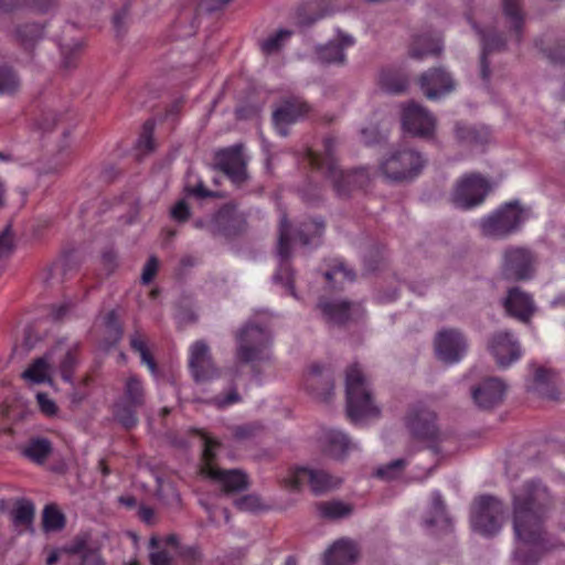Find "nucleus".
I'll return each mask as SVG.
<instances>
[{
  "instance_id": "nucleus-61",
  "label": "nucleus",
  "mask_w": 565,
  "mask_h": 565,
  "mask_svg": "<svg viewBox=\"0 0 565 565\" xmlns=\"http://www.w3.org/2000/svg\"><path fill=\"white\" fill-rule=\"evenodd\" d=\"M58 0H26V8L45 13L57 6Z\"/></svg>"
},
{
  "instance_id": "nucleus-60",
  "label": "nucleus",
  "mask_w": 565,
  "mask_h": 565,
  "mask_svg": "<svg viewBox=\"0 0 565 565\" xmlns=\"http://www.w3.org/2000/svg\"><path fill=\"white\" fill-rule=\"evenodd\" d=\"M81 565H106L98 550H85L82 555Z\"/></svg>"
},
{
  "instance_id": "nucleus-42",
  "label": "nucleus",
  "mask_w": 565,
  "mask_h": 565,
  "mask_svg": "<svg viewBox=\"0 0 565 565\" xmlns=\"http://www.w3.org/2000/svg\"><path fill=\"white\" fill-rule=\"evenodd\" d=\"M503 12L509 20L511 28L514 30L516 41H521V30L523 25V14L518 0H504Z\"/></svg>"
},
{
  "instance_id": "nucleus-48",
  "label": "nucleus",
  "mask_w": 565,
  "mask_h": 565,
  "mask_svg": "<svg viewBox=\"0 0 565 565\" xmlns=\"http://www.w3.org/2000/svg\"><path fill=\"white\" fill-rule=\"evenodd\" d=\"M105 327L110 341L114 343L118 342L122 335V329L118 316L114 310L105 316Z\"/></svg>"
},
{
  "instance_id": "nucleus-55",
  "label": "nucleus",
  "mask_w": 565,
  "mask_h": 565,
  "mask_svg": "<svg viewBox=\"0 0 565 565\" xmlns=\"http://www.w3.org/2000/svg\"><path fill=\"white\" fill-rule=\"evenodd\" d=\"M241 395L237 392L236 387H232L231 391L224 395V396H216L213 398L214 405H216L218 408H224L226 406H230L232 404L241 402Z\"/></svg>"
},
{
  "instance_id": "nucleus-16",
  "label": "nucleus",
  "mask_w": 565,
  "mask_h": 565,
  "mask_svg": "<svg viewBox=\"0 0 565 565\" xmlns=\"http://www.w3.org/2000/svg\"><path fill=\"white\" fill-rule=\"evenodd\" d=\"M246 225L245 215L238 212L235 205L225 204L207 221V232L231 237L243 233Z\"/></svg>"
},
{
  "instance_id": "nucleus-20",
  "label": "nucleus",
  "mask_w": 565,
  "mask_h": 565,
  "mask_svg": "<svg viewBox=\"0 0 565 565\" xmlns=\"http://www.w3.org/2000/svg\"><path fill=\"white\" fill-rule=\"evenodd\" d=\"M489 348L498 365L501 367L509 366L521 356L518 341L513 339L511 333L505 331L494 333Z\"/></svg>"
},
{
  "instance_id": "nucleus-45",
  "label": "nucleus",
  "mask_w": 565,
  "mask_h": 565,
  "mask_svg": "<svg viewBox=\"0 0 565 565\" xmlns=\"http://www.w3.org/2000/svg\"><path fill=\"white\" fill-rule=\"evenodd\" d=\"M20 85V81L12 68L0 67V95L14 93Z\"/></svg>"
},
{
  "instance_id": "nucleus-9",
  "label": "nucleus",
  "mask_w": 565,
  "mask_h": 565,
  "mask_svg": "<svg viewBox=\"0 0 565 565\" xmlns=\"http://www.w3.org/2000/svg\"><path fill=\"white\" fill-rule=\"evenodd\" d=\"M490 191L488 181L477 173L463 175L457 181L452 193V203L460 209L469 210L481 204Z\"/></svg>"
},
{
  "instance_id": "nucleus-25",
  "label": "nucleus",
  "mask_w": 565,
  "mask_h": 565,
  "mask_svg": "<svg viewBox=\"0 0 565 565\" xmlns=\"http://www.w3.org/2000/svg\"><path fill=\"white\" fill-rule=\"evenodd\" d=\"M207 477L216 481L226 494L244 491L249 484L247 475L238 469H210Z\"/></svg>"
},
{
  "instance_id": "nucleus-49",
  "label": "nucleus",
  "mask_w": 565,
  "mask_h": 565,
  "mask_svg": "<svg viewBox=\"0 0 565 565\" xmlns=\"http://www.w3.org/2000/svg\"><path fill=\"white\" fill-rule=\"evenodd\" d=\"M234 504L239 511L246 512H255L264 508L262 499L256 494L243 495L236 499Z\"/></svg>"
},
{
  "instance_id": "nucleus-62",
  "label": "nucleus",
  "mask_w": 565,
  "mask_h": 565,
  "mask_svg": "<svg viewBox=\"0 0 565 565\" xmlns=\"http://www.w3.org/2000/svg\"><path fill=\"white\" fill-rule=\"evenodd\" d=\"M79 46L75 47H63L62 55H63V66L65 68H72L75 67L76 61L78 57Z\"/></svg>"
},
{
  "instance_id": "nucleus-64",
  "label": "nucleus",
  "mask_w": 565,
  "mask_h": 565,
  "mask_svg": "<svg viewBox=\"0 0 565 565\" xmlns=\"http://www.w3.org/2000/svg\"><path fill=\"white\" fill-rule=\"evenodd\" d=\"M150 565H173L172 557L167 551H157L149 555Z\"/></svg>"
},
{
  "instance_id": "nucleus-39",
  "label": "nucleus",
  "mask_w": 565,
  "mask_h": 565,
  "mask_svg": "<svg viewBox=\"0 0 565 565\" xmlns=\"http://www.w3.org/2000/svg\"><path fill=\"white\" fill-rule=\"evenodd\" d=\"M318 512L322 518L337 520L351 514L352 507L342 501H326L317 505Z\"/></svg>"
},
{
  "instance_id": "nucleus-51",
  "label": "nucleus",
  "mask_w": 565,
  "mask_h": 565,
  "mask_svg": "<svg viewBox=\"0 0 565 565\" xmlns=\"http://www.w3.org/2000/svg\"><path fill=\"white\" fill-rule=\"evenodd\" d=\"M433 510L434 516L427 522L429 525L437 524L440 521L448 522V518L446 515V507L443 501L440 493L436 492L433 495Z\"/></svg>"
},
{
  "instance_id": "nucleus-52",
  "label": "nucleus",
  "mask_w": 565,
  "mask_h": 565,
  "mask_svg": "<svg viewBox=\"0 0 565 565\" xmlns=\"http://www.w3.org/2000/svg\"><path fill=\"white\" fill-rule=\"evenodd\" d=\"M14 249L13 233L8 225L0 233V258L9 256Z\"/></svg>"
},
{
  "instance_id": "nucleus-11",
  "label": "nucleus",
  "mask_w": 565,
  "mask_h": 565,
  "mask_svg": "<svg viewBox=\"0 0 565 565\" xmlns=\"http://www.w3.org/2000/svg\"><path fill=\"white\" fill-rule=\"evenodd\" d=\"M402 126L412 136L430 139L435 134L436 118L428 109L412 100L403 105Z\"/></svg>"
},
{
  "instance_id": "nucleus-5",
  "label": "nucleus",
  "mask_w": 565,
  "mask_h": 565,
  "mask_svg": "<svg viewBox=\"0 0 565 565\" xmlns=\"http://www.w3.org/2000/svg\"><path fill=\"white\" fill-rule=\"evenodd\" d=\"M236 359L245 364L270 359V330L255 322H246L235 332Z\"/></svg>"
},
{
  "instance_id": "nucleus-22",
  "label": "nucleus",
  "mask_w": 565,
  "mask_h": 565,
  "mask_svg": "<svg viewBox=\"0 0 565 565\" xmlns=\"http://www.w3.org/2000/svg\"><path fill=\"white\" fill-rule=\"evenodd\" d=\"M310 110L311 107L299 98L287 99L273 113V120L279 134L286 136L285 127L305 118Z\"/></svg>"
},
{
  "instance_id": "nucleus-1",
  "label": "nucleus",
  "mask_w": 565,
  "mask_h": 565,
  "mask_svg": "<svg viewBox=\"0 0 565 565\" xmlns=\"http://www.w3.org/2000/svg\"><path fill=\"white\" fill-rule=\"evenodd\" d=\"M552 507L548 489L539 481H527L513 491L512 525L516 540L535 548L546 541L545 520Z\"/></svg>"
},
{
  "instance_id": "nucleus-15",
  "label": "nucleus",
  "mask_w": 565,
  "mask_h": 565,
  "mask_svg": "<svg viewBox=\"0 0 565 565\" xmlns=\"http://www.w3.org/2000/svg\"><path fill=\"white\" fill-rule=\"evenodd\" d=\"M247 159L243 153V145H234L221 149L215 154V167L225 173L233 183L243 184L247 181Z\"/></svg>"
},
{
  "instance_id": "nucleus-3",
  "label": "nucleus",
  "mask_w": 565,
  "mask_h": 565,
  "mask_svg": "<svg viewBox=\"0 0 565 565\" xmlns=\"http://www.w3.org/2000/svg\"><path fill=\"white\" fill-rule=\"evenodd\" d=\"M345 393L348 417L353 423L379 417L380 408L373 401L369 380L358 363L347 369Z\"/></svg>"
},
{
  "instance_id": "nucleus-46",
  "label": "nucleus",
  "mask_w": 565,
  "mask_h": 565,
  "mask_svg": "<svg viewBox=\"0 0 565 565\" xmlns=\"http://www.w3.org/2000/svg\"><path fill=\"white\" fill-rule=\"evenodd\" d=\"M291 35L288 30H279L275 34L268 36L260 44V49L265 54H273L280 50L284 42Z\"/></svg>"
},
{
  "instance_id": "nucleus-13",
  "label": "nucleus",
  "mask_w": 565,
  "mask_h": 565,
  "mask_svg": "<svg viewBox=\"0 0 565 565\" xmlns=\"http://www.w3.org/2000/svg\"><path fill=\"white\" fill-rule=\"evenodd\" d=\"M189 369L196 383L209 382L220 376V370L205 341L198 340L190 347Z\"/></svg>"
},
{
  "instance_id": "nucleus-30",
  "label": "nucleus",
  "mask_w": 565,
  "mask_h": 565,
  "mask_svg": "<svg viewBox=\"0 0 565 565\" xmlns=\"http://www.w3.org/2000/svg\"><path fill=\"white\" fill-rule=\"evenodd\" d=\"M132 406L143 407L146 404V391L141 380L130 374L124 382L122 396L120 398Z\"/></svg>"
},
{
  "instance_id": "nucleus-56",
  "label": "nucleus",
  "mask_w": 565,
  "mask_h": 565,
  "mask_svg": "<svg viewBox=\"0 0 565 565\" xmlns=\"http://www.w3.org/2000/svg\"><path fill=\"white\" fill-rule=\"evenodd\" d=\"M154 130V122L152 120H147L142 126V132L139 139V142L147 150L151 151L153 149L152 146V134Z\"/></svg>"
},
{
  "instance_id": "nucleus-43",
  "label": "nucleus",
  "mask_w": 565,
  "mask_h": 565,
  "mask_svg": "<svg viewBox=\"0 0 565 565\" xmlns=\"http://www.w3.org/2000/svg\"><path fill=\"white\" fill-rule=\"evenodd\" d=\"M473 29L480 35L482 42V53L489 55L492 52L501 51L505 47V40L495 32H484L480 30L476 24H472Z\"/></svg>"
},
{
  "instance_id": "nucleus-18",
  "label": "nucleus",
  "mask_w": 565,
  "mask_h": 565,
  "mask_svg": "<svg viewBox=\"0 0 565 565\" xmlns=\"http://www.w3.org/2000/svg\"><path fill=\"white\" fill-rule=\"evenodd\" d=\"M418 84L424 95L430 100H437L455 89L451 75L441 67L424 72Z\"/></svg>"
},
{
  "instance_id": "nucleus-59",
  "label": "nucleus",
  "mask_w": 565,
  "mask_h": 565,
  "mask_svg": "<svg viewBox=\"0 0 565 565\" xmlns=\"http://www.w3.org/2000/svg\"><path fill=\"white\" fill-rule=\"evenodd\" d=\"M338 275H342L343 279L350 281L354 279V273L351 269L347 268V266L343 263H340L339 265L334 266L332 270L327 271L324 274V277L327 280L331 281Z\"/></svg>"
},
{
  "instance_id": "nucleus-21",
  "label": "nucleus",
  "mask_w": 565,
  "mask_h": 565,
  "mask_svg": "<svg viewBox=\"0 0 565 565\" xmlns=\"http://www.w3.org/2000/svg\"><path fill=\"white\" fill-rule=\"evenodd\" d=\"M533 367V381L530 390L548 399H556L559 395V374L556 370L546 366Z\"/></svg>"
},
{
  "instance_id": "nucleus-27",
  "label": "nucleus",
  "mask_w": 565,
  "mask_h": 565,
  "mask_svg": "<svg viewBox=\"0 0 565 565\" xmlns=\"http://www.w3.org/2000/svg\"><path fill=\"white\" fill-rule=\"evenodd\" d=\"M326 230V222L322 217L308 218L300 223L296 237L303 246H318Z\"/></svg>"
},
{
  "instance_id": "nucleus-63",
  "label": "nucleus",
  "mask_w": 565,
  "mask_h": 565,
  "mask_svg": "<svg viewBox=\"0 0 565 565\" xmlns=\"http://www.w3.org/2000/svg\"><path fill=\"white\" fill-rule=\"evenodd\" d=\"M117 259H118L117 254L111 249L105 250L103 253L102 264L108 274H111L118 266Z\"/></svg>"
},
{
  "instance_id": "nucleus-28",
  "label": "nucleus",
  "mask_w": 565,
  "mask_h": 565,
  "mask_svg": "<svg viewBox=\"0 0 565 565\" xmlns=\"http://www.w3.org/2000/svg\"><path fill=\"white\" fill-rule=\"evenodd\" d=\"M353 43H354V40L352 36L341 34L339 43L331 41L318 50V52H317L318 58L322 63H327V64H330V63L342 64L345 61V55L343 52L344 47L351 46Z\"/></svg>"
},
{
  "instance_id": "nucleus-58",
  "label": "nucleus",
  "mask_w": 565,
  "mask_h": 565,
  "mask_svg": "<svg viewBox=\"0 0 565 565\" xmlns=\"http://www.w3.org/2000/svg\"><path fill=\"white\" fill-rule=\"evenodd\" d=\"M36 399L41 412L45 415L52 416L57 413L56 404L45 393H39Z\"/></svg>"
},
{
  "instance_id": "nucleus-10",
  "label": "nucleus",
  "mask_w": 565,
  "mask_h": 565,
  "mask_svg": "<svg viewBox=\"0 0 565 565\" xmlns=\"http://www.w3.org/2000/svg\"><path fill=\"white\" fill-rule=\"evenodd\" d=\"M317 308L327 323L344 326L358 322L365 317V309L361 302L343 299L320 298Z\"/></svg>"
},
{
  "instance_id": "nucleus-47",
  "label": "nucleus",
  "mask_w": 565,
  "mask_h": 565,
  "mask_svg": "<svg viewBox=\"0 0 565 565\" xmlns=\"http://www.w3.org/2000/svg\"><path fill=\"white\" fill-rule=\"evenodd\" d=\"M406 467L405 459H395L376 470V476L384 480H393L399 477Z\"/></svg>"
},
{
  "instance_id": "nucleus-34",
  "label": "nucleus",
  "mask_w": 565,
  "mask_h": 565,
  "mask_svg": "<svg viewBox=\"0 0 565 565\" xmlns=\"http://www.w3.org/2000/svg\"><path fill=\"white\" fill-rule=\"evenodd\" d=\"M455 134L458 142L463 146H481L488 141V131L472 126L457 124Z\"/></svg>"
},
{
  "instance_id": "nucleus-38",
  "label": "nucleus",
  "mask_w": 565,
  "mask_h": 565,
  "mask_svg": "<svg viewBox=\"0 0 565 565\" xmlns=\"http://www.w3.org/2000/svg\"><path fill=\"white\" fill-rule=\"evenodd\" d=\"M291 225L284 214L280 217L279 222V235H278V245H277V254L280 257L281 262H287L291 256Z\"/></svg>"
},
{
  "instance_id": "nucleus-50",
  "label": "nucleus",
  "mask_w": 565,
  "mask_h": 565,
  "mask_svg": "<svg viewBox=\"0 0 565 565\" xmlns=\"http://www.w3.org/2000/svg\"><path fill=\"white\" fill-rule=\"evenodd\" d=\"M76 362L75 349H67L60 363V372L64 381H71Z\"/></svg>"
},
{
  "instance_id": "nucleus-40",
  "label": "nucleus",
  "mask_w": 565,
  "mask_h": 565,
  "mask_svg": "<svg viewBox=\"0 0 565 565\" xmlns=\"http://www.w3.org/2000/svg\"><path fill=\"white\" fill-rule=\"evenodd\" d=\"M34 505L31 501L20 500L12 511V521L15 526L30 529L34 519Z\"/></svg>"
},
{
  "instance_id": "nucleus-7",
  "label": "nucleus",
  "mask_w": 565,
  "mask_h": 565,
  "mask_svg": "<svg viewBox=\"0 0 565 565\" xmlns=\"http://www.w3.org/2000/svg\"><path fill=\"white\" fill-rule=\"evenodd\" d=\"M524 220L519 202H510L481 218L479 228L484 237L502 239L516 232Z\"/></svg>"
},
{
  "instance_id": "nucleus-26",
  "label": "nucleus",
  "mask_w": 565,
  "mask_h": 565,
  "mask_svg": "<svg viewBox=\"0 0 565 565\" xmlns=\"http://www.w3.org/2000/svg\"><path fill=\"white\" fill-rule=\"evenodd\" d=\"M323 450L329 456L341 459L354 447L349 437L340 430L328 429L322 436Z\"/></svg>"
},
{
  "instance_id": "nucleus-24",
  "label": "nucleus",
  "mask_w": 565,
  "mask_h": 565,
  "mask_svg": "<svg viewBox=\"0 0 565 565\" xmlns=\"http://www.w3.org/2000/svg\"><path fill=\"white\" fill-rule=\"evenodd\" d=\"M359 557L355 542L349 539L335 541L324 553V565H354Z\"/></svg>"
},
{
  "instance_id": "nucleus-4",
  "label": "nucleus",
  "mask_w": 565,
  "mask_h": 565,
  "mask_svg": "<svg viewBox=\"0 0 565 565\" xmlns=\"http://www.w3.org/2000/svg\"><path fill=\"white\" fill-rule=\"evenodd\" d=\"M404 425L414 440L425 444L435 454L440 451L439 446L446 435L440 429L438 415L434 409L424 403L409 405L404 415Z\"/></svg>"
},
{
  "instance_id": "nucleus-2",
  "label": "nucleus",
  "mask_w": 565,
  "mask_h": 565,
  "mask_svg": "<svg viewBox=\"0 0 565 565\" xmlns=\"http://www.w3.org/2000/svg\"><path fill=\"white\" fill-rule=\"evenodd\" d=\"M337 148V139L327 136L322 140V148L318 151L308 149L306 158L312 168L331 182L338 196L347 198L352 191L365 186L369 183L370 177L364 168L352 171L341 170L335 156Z\"/></svg>"
},
{
  "instance_id": "nucleus-44",
  "label": "nucleus",
  "mask_w": 565,
  "mask_h": 565,
  "mask_svg": "<svg viewBox=\"0 0 565 565\" xmlns=\"http://www.w3.org/2000/svg\"><path fill=\"white\" fill-rule=\"evenodd\" d=\"M45 531H61L65 526V515L56 505H46L42 519Z\"/></svg>"
},
{
  "instance_id": "nucleus-33",
  "label": "nucleus",
  "mask_w": 565,
  "mask_h": 565,
  "mask_svg": "<svg viewBox=\"0 0 565 565\" xmlns=\"http://www.w3.org/2000/svg\"><path fill=\"white\" fill-rule=\"evenodd\" d=\"M14 39L24 49H31L43 36V26L39 23H23L15 26Z\"/></svg>"
},
{
  "instance_id": "nucleus-36",
  "label": "nucleus",
  "mask_w": 565,
  "mask_h": 565,
  "mask_svg": "<svg viewBox=\"0 0 565 565\" xmlns=\"http://www.w3.org/2000/svg\"><path fill=\"white\" fill-rule=\"evenodd\" d=\"M139 408L141 407L132 406L130 403L120 399L114 405V417L125 428L130 429L138 424L137 412Z\"/></svg>"
},
{
  "instance_id": "nucleus-31",
  "label": "nucleus",
  "mask_w": 565,
  "mask_h": 565,
  "mask_svg": "<svg viewBox=\"0 0 565 565\" xmlns=\"http://www.w3.org/2000/svg\"><path fill=\"white\" fill-rule=\"evenodd\" d=\"M57 348L47 352L44 356L34 360V362L22 373L23 379L32 383H44L50 380V362Z\"/></svg>"
},
{
  "instance_id": "nucleus-41",
  "label": "nucleus",
  "mask_w": 565,
  "mask_h": 565,
  "mask_svg": "<svg viewBox=\"0 0 565 565\" xmlns=\"http://www.w3.org/2000/svg\"><path fill=\"white\" fill-rule=\"evenodd\" d=\"M130 347L135 352H137L140 355L141 362L149 367L151 373L154 374L157 372V364L148 349L145 337L138 331L131 334Z\"/></svg>"
},
{
  "instance_id": "nucleus-37",
  "label": "nucleus",
  "mask_w": 565,
  "mask_h": 565,
  "mask_svg": "<svg viewBox=\"0 0 565 565\" xmlns=\"http://www.w3.org/2000/svg\"><path fill=\"white\" fill-rule=\"evenodd\" d=\"M202 438H203V451H202V465H201V468H200V472L203 475V476H206L207 477V470H212V469H220L218 467H216L214 465V461L216 459V452L218 450V448L221 447V444L206 436L205 434H202Z\"/></svg>"
},
{
  "instance_id": "nucleus-53",
  "label": "nucleus",
  "mask_w": 565,
  "mask_h": 565,
  "mask_svg": "<svg viewBox=\"0 0 565 565\" xmlns=\"http://www.w3.org/2000/svg\"><path fill=\"white\" fill-rule=\"evenodd\" d=\"M158 267H159L158 258L156 256L149 257V259L145 264V266L142 268V273H141V282L143 285H148L149 282L152 281V279L157 275Z\"/></svg>"
},
{
  "instance_id": "nucleus-17",
  "label": "nucleus",
  "mask_w": 565,
  "mask_h": 565,
  "mask_svg": "<svg viewBox=\"0 0 565 565\" xmlns=\"http://www.w3.org/2000/svg\"><path fill=\"white\" fill-rule=\"evenodd\" d=\"M467 340L457 329H444L436 335L435 350L439 360L452 364L467 352Z\"/></svg>"
},
{
  "instance_id": "nucleus-29",
  "label": "nucleus",
  "mask_w": 565,
  "mask_h": 565,
  "mask_svg": "<svg viewBox=\"0 0 565 565\" xmlns=\"http://www.w3.org/2000/svg\"><path fill=\"white\" fill-rule=\"evenodd\" d=\"M443 51L441 41L430 35H417L414 38L409 56L416 60H423L428 55H440Z\"/></svg>"
},
{
  "instance_id": "nucleus-54",
  "label": "nucleus",
  "mask_w": 565,
  "mask_h": 565,
  "mask_svg": "<svg viewBox=\"0 0 565 565\" xmlns=\"http://www.w3.org/2000/svg\"><path fill=\"white\" fill-rule=\"evenodd\" d=\"M259 430V426L255 424L239 425L233 428V435L237 440H247L253 438Z\"/></svg>"
},
{
  "instance_id": "nucleus-23",
  "label": "nucleus",
  "mask_w": 565,
  "mask_h": 565,
  "mask_svg": "<svg viewBox=\"0 0 565 565\" xmlns=\"http://www.w3.org/2000/svg\"><path fill=\"white\" fill-rule=\"evenodd\" d=\"M503 306L509 316L524 323H527L535 312L532 297L519 287L511 288L508 291Z\"/></svg>"
},
{
  "instance_id": "nucleus-19",
  "label": "nucleus",
  "mask_w": 565,
  "mask_h": 565,
  "mask_svg": "<svg viewBox=\"0 0 565 565\" xmlns=\"http://www.w3.org/2000/svg\"><path fill=\"white\" fill-rule=\"evenodd\" d=\"M507 386L498 377L483 380L472 388L471 396L479 408L490 409L502 403Z\"/></svg>"
},
{
  "instance_id": "nucleus-8",
  "label": "nucleus",
  "mask_w": 565,
  "mask_h": 565,
  "mask_svg": "<svg viewBox=\"0 0 565 565\" xmlns=\"http://www.w3.org/2000/svg\"><path fill=\"white\" fill-rule=\"evenodd\" d=\"M503 515L502 501L492 495H482L473 502L471 524L479 533L493 535L501 529Z\"/></svg>"
},
{
  "instance_id": "nucleus-35",
  "label": "nucleus",
  "mask_w": 565,
  "mask_h": 565,
  "mask_svg": "<svg viewBox=\"0 0 565 565\" xmlns=\"http://www.w3.org/2000/svg\"><path fill=\"white\" fill-rule=\"evenodd\" d=\"M51 452L52 445L46 438L31 439L22 449V455L36 463L44 462Z\"/></svg>"
},
{
  "instance_id": "nucleus-57",
  "label": "nucleus",
  "mask_w": 565,
  "mask_h": 565,
  "mask_svg": "<svg viewBox=\"0 0 565 565\" xmlns=\"http://www.w3.org/2000/svg\"><path fill=\"white\" fill-rule=\"evenodd\" d=\"M171 217L178 222H185L190 217V207L184 200L174 204L171 209Z\"/></svg>"
},
{
  "instance_id": "nucleus-32",
  "label": "nucleus",
  "mask_w": 565,
  "mask_h": 565,
  "mask_svg": "<svg viewBox=\"0 0 565 565\" xmlns=\"http://www.w3.org/2000/svg\"><path fill=\"white\" fill-rule=\"evenodd\" d=\"M380 87L391 94L404 93L408 87L406 75L394 70H383L379 76Z\"/></svg>"
},
{
  "instance_id": "nucleus-12",
  "label": "nucleus",
  "mask_w": 565,
  "mask_h": 565,
  "mask_svg": "<svg viewBox=\"0 0 565 565\" xmlns=\"http://www.w3.org/2000/svg\"><path fill=\"white\" fill-rule=\"evenodd\" d=\"M535 257L521 246H510L503 253L502 273L512 280H526L533 276Z\"/></svg>"
},
{
  "instance_id": "nucleus-6",
  "label": "nucleus",
  "mask_w": 565,
  "mask_h": 565,
  "mask_svg": "<svg viewBox=\"0 0 565 565\" xmlns=\"http://www.w3.org/2000/svg\"><path fill=\"white\" fill-rule=\"evenodd\" d=\"M427 160L417 150L399 147L391 150L381 161L380 171L391 182H408L417 178Z\"/></svg>"
},
{
  "instance_id": "nucleus-14",
  "label": "nucleus",
  "mask_w": 565,
  "mask_h": 565,
  "mask_svg": "<svg viewBox=\"0 0 565 565\" xmlns=\"http://www.w3.org/2000/svg\"><path fill=\"white\" fill-rule=\"evenodd\" d=\"M341 480L328 472L318 469L297 468L286 479V486L292 490H300L306 483L315 493H322L337 488Z\"/></svg>"
}]
</instances>
